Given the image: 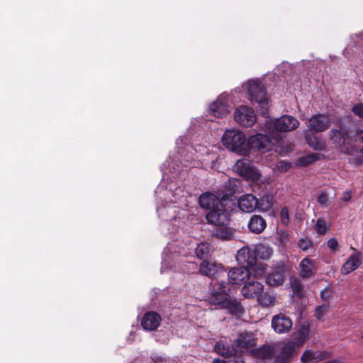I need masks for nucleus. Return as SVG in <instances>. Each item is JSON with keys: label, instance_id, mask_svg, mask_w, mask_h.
<instances>
[{"label": "nucleus", "instance_id": "1", "mask_svg": "<svg viewBox=\"0 0 363 363\" xmlns=\"http://www.w3.org/2000/svg\"><path fill=\"white\" fill-rule=\"evenodd\" d=\"M229 290L228 284L224 281L213 284L209 302L233 315L240 316L243 313L244 308L239 301L228 294Z\"/></svg>", "mask_w": 363, "mask_h": 363}, {"label": "nucleus", "instance_id": "2", "mask_svg": "<svg viewBox=\"0 0 363 363\" xmlns=\"http://www.w3.org/2000/svg\"><path fill=\"white\" fill-rule=\"evenodd\" d=\"M223 145L228 150L240 155L247 154L246 136L238 129L226 130L222 137Z\"/></svg>", "mask_w": 363, "mask_h": 363}, {"label": "nucleus", "instance_id": "3", "mask_svg": "<svg viewBox=\"0 0 363 363\" xmlns=\"http://www.w3.org/2000/svg\"><path fill=\"white\" fill-rule=\"evenodd\" d=\"M242 90L248 95L249 100L252 104L257 103L264 113L268 108V99L266 96L265 89L259 81L249 80L242 85Z\"/></svg>", "mask_w": 363, "mask_h": 363}, {"label": "nucleus", "instance_id": "4", "mask_svg": "<svg viewBox=\"0 0 363 363\" xmlns=\"http://www.w3.org/2000/svg\"><path fill=\"white\" fill-rule=\"evenodd\" d=\"M298 125V121L289 115L282 116L274 121L269 120L267 123V128L270 133L274 131L289 132L297 128Z\"/></svg>", "mask_w": 363, "mask_h": 363}, {"label": "nucleus", "instance_id": "5", "mask_svg": "<svg viewBox=\"0 0 363 363\" xmlns=\"http://www.w3.org/2000/svg\"><path fill=\"white\" fill-rule=\"evenodd\" d=\"M233 168L235 172L248 181L257 182L260 179V173L252 166L248 159L238 160Z\"/></svg>", "mask_w": 363, "mask_h": 363}, {"label": "nucleus", "instance_id": "6", "mask_svg": "<svg viewBox=\"0 0 363 363\" xmlns=\"http://www.w3.org/2000/svg\"><path fill=\"white\" fill-rule=\"evenodd\" d=\"M208 223L215 225L225 226L230 220V213L221 203L211 209L206 215Z\"/></svg>", "mask_w": 363, "mask_h": 363}, {"label": "nucleus", "instance_id": "7", "mask_svg": "<svg viewBox=\"0 0 363 363\" xmlns=\"http://www.w3.org/2000/svg\"><path fill=\"white\" fill-rule=\"evenodd\" d=\"M235 121L240 125L252 127L257 121L254 110L247 106L238 107L234 113Z\"/></svg>", "mask_w": 363, "mask_h": 363}, {"label": "nucleus", "instance_id": "8", "mask_svg": "<svg viewBox=\"0 0 363 363\" xmlns=\"http://www.w3.org/2000/svg\"><path fill=\"white\" fill-rule=\"evenodd\" d=\"M272 142L268 136L263 134L252 135L247 140V152L249 150H257L266 152L272 149Z\"/></svg>", "mask_w": 363, "mask_h": 363}, {"label": "nucleus", "instance_id": "9", "mask_svg": "<svg viewBox=\"0 0 363 363\" xmlns=\"http://www.w3.org/2000/svg\"><path fill=\"white\" fill-rule=\"evenodd\" d=\"M286 279V269L283 262L274 264L273 268L266 277V284L271 286H281Z\"/></svg>", "mask_w": 363, "mask_h": 363}, {"label": "nucleus", "instance_id": "10", "mask_svg": "<svg viewBox=\"0 0 363 363\" xmlns=\"http://www.w3.org/2000/svg\"><path fill=\"white\" fill-rule=\"evenodd\" d=\"M212 116L218 118H223L230 113V107L228 106L225 95L219 96L209 107Z\"/></svg>", "mask_w": 363, "mask_h": 363}, {"label": "nucleus", "instance_id": "11", "mask_svg": "<svg viewBox=\"0 0 363 363\" xmlns=\"http://www.w3.org/2000/svg\"><path fill=\"white\" fill-rule=\"evenodd\" d=\"M271 325L277 333L284 334L291 330L293 323L289 316L283 313H279L272 317Z\"/></svg>", "mask_w": 363, "mask_h": 363}, {"label": "nucleus", "instance_id": "12", "mask_svg": "<svg viewBox=\"0 0 363 363\" xmlns=\"http://www.w3.org/2000/svg\"><path fill=\"white\" fill-rule=\"evenodd\" d=\"M330 125V121L329 118L324 114L313 116L308 121L310 130L316 133L326 130L329 128Z\"/></svg>", "mask_w": 363, "mask_h": 363}, {"label": "nucleus", "instance_id": "13", "mask_svg": "<svg viewBox=\"0 0 363 363\" xmlns=\"http://www.w3.org/2000/svg\"><path fill=\"white\" fill-rule=\"evenodd\" d=\"M237 262L242 265L249 267L254 266L257 262L256 252L255 249H250L248 246H245L240 249L236 255Z\"/></svg>", "mask_w": 363, "mask_h": 363}, {"label": "nucleus", "instance_id": "14", "mask_svg": "<svg viewBox=\"0 0 363 363\" xmlns=\"http://www.w3.org/2000/svg\"><path fill=\"white\" fill-rule=\"evenodd\" d=\"M229 283L231 284H240L246 279H249L250 273L245 267H233L227 274Z\"/></svg>", "mask_w": 363, "mask_h": 363}, {"label": "nucleus", "instance_id": "15", "mask_svg": "<svg viewBox=\"0 0 363 363\" xmlns=\"http://www.w3.org/2000/svg\"><path fill=\"white\" fill-rule=\"evenodd\" d=\"M264 286L257 281L246 282L241 289L242 295L247 298H257L263 293Z\"/></svg>", "mask_w": 363, "mask_h": 363}, {"label": "nucleus", "instance_id": "16", "mask_svg": "<svg viewBox=\"0 0 363 363\" xmlns=\"http://www.w3.org/2000/svg\"><path fill=\"white\" fill-rule=\"evenodd\" d=\"M199 272L202 275L207 277H214L216 275L218 277L223 275L225 277V272L221 266L218 265L215 262L208 260H203L201 263Z\"/></svg>", "mask_w": 363, "mask_h": 363}, {"label": "nucleus", "instance_id": "17", "mask_svg": "<svg viewBox=\"0 0 363 363\" xmlns=\"http://www.w3.org/2000/svg\"><path fill=\"white\" fill-rule=\"evenodd\" d=\"M255 345V340L250 333H243L234 340L233 347L235 353L244 352L251 350Z\"/></svg>", "mask_w": 363, "mask_h": 363}, {"label": "nucleus", "instance_id": "18", "mask_svg": "<svg viewBox=\"0 0 363 363\" xmlns=\"http://www.w3.org/2000/svg\"><path fill=\"white\" fill-rule=\"evenodd\" d=\"M330 355L327 351L319 350H306L301 356V361L302 363H318Z\"/></svg>", "mask_w": 363, "mask_h": 363}, {"label": "nucleus", "instance_id": "19", "mask_svg": "<svg viewBox=\"0 0 363 363\" xmlns=\"http://www.w3.org/2000/svg\"><path fill=\"white\" fill-rule=\"evenodd\" d=\"M258 199L252 194H248L243 195L238 200V206L240 209L245 213L253 212L258 209Z\"/></svg>", "mask_w": 363, "mask_h": 363}, {"label": "nucleus", "instance_id": "20", "mask_svg": "<svg viewBox=\"0 0 363 363\" xmlns=\"http://www.w3.org/2000/svg\"><path fill=\"white\" fill-rule=\"evenodd\" d=\"M161 317L156 312H147L142 318L143 328L148 331L156 330L160 325Z\"/></svg>", "mask_w": 363, "mask_h": 363}, {"label": "nucleus", "instance_id": "21", "mask_svg": "<svg viewBox=\"0 0 363 363\" xmlns=\"http://www.w3.org/2000/svg\"><path fill=\"white\" fill-rule=\"evenodd\" d=\"M349 131L341 127L340 130L332 129L330 132V139L336 147H342L346 141V138L350 137Z\"/></svg>", "mask_w": 363, "mask_h": 363}, {"label": "nucleus", "instance_id": "22", "mask_svg": "<svg viewBox=\"0 0 363 363\" xmlns=\"http://www.w3.org/2000/svg\"><path fill=\"white\" fill-rule=\"evenodd\" d=\"M362 264L361 253L352 254L342 267L340 271L342 274H348L357 269Z\"/></svg>", "mask_w": 363, "mask_h": 363}, {"label": "nucleus", "instance_id": "23", "mask_svg": "<svg viewBox=\"0 0 363 363\" xmlns=\"http://www.w3.org/2000/svg\"><path fill=\"white\" fill-rule=\"evenodd\" d=\"M249 230L255 234L261 233L267 227L265 220L259 215H253L248 222Z\"/></svg>", "mask_w": 363, "mask_h": 363}, {"label": "nucleus", "instance_id": "24", "mask_svg": "<svg viewBox=\"0 0 363 363\" xmlns=\"http://www.w3.org/2000/svg\"><path fill=\"white\" fill-rule=\"evenodd\" d=\"M199 202L200 206L206 209H212L221 203L219 201L218 198L211 193H203L202 194L199 199Z\"/></svg>", "mask_w": 363, "mask_h": 363}, {"label": "nucleus", "instance_id": "25", "mask_svg": "<svg viewBox=\"0 0 363 363\" xmlns=\"http://www.w3.org/2000/svg\"><path fill=\"white\" fill-rule=\"evenodd\" d=\"M295 345L294 342H290L284 345L276 358V363H287L295 352Z\"/></svg>", "mask_w": 363, "mask_h": 363}, {"label": "nucleus", "instance_id": "26", "mask_svg": "<svg viewBox=\"0 0 363 363\" xmlns=\"http://www.w3.org/2000/svg\"><path fill=\"white\" fill-rule=\"evenodd\" d=\"M274 347L272 346L265 345L253 351V354L258 359L267 361L272 359L274 356Z\"/></svg>", "mask_w": 363, "mask_h": 363}, {"label": "nucleus", "instance_id": "27", "mask_svg": "<svg viewBox=\"0 0 363 363\" xmlns=\"http://www.w3.org/2000/svg\"><path fill=\"white\" fill-rule=\"evenodd\" d=\"M255 251L256 252V258H259L264 260L269 259L274 253L272 247L264 244H259L256 245Z\"/></svg>", "mask_w": 363, "mask_h": 363}, {"label": "nucleus", "instance_id": "28", "mask_svg": "<svg viewBox=\"0 0 363 363\" xmlns=\"http://www.w3.org/2000/svg\"><path fill=\"white\" fill-rule=\"evenodd\" d=\"M214 350L218 354L223 357H230L236 354L234 347L233 346L232 348L230 347L223 340L216 342Z\"/></svg>", "mask_w": 363, "mask_h": 363}, {"label": "nucleus", "instance_id": "29", "mask_svg": "<svg viewBox=\"0 0 363 363\" xmlns=\"http://www.w3.org/2000/svg\"><path fill=\"white\" fill-rule=\"evenodd\" d=\"M308 335L309 324L308 323H304L298 329L294 342L297 345V346H301L307 340Z\"/></svg>", "mask_w": 363, "mask_h": 363}, {"label": "nucleus", "instance_id": "30", "mask_svg": "<svg viewBox=\"0 0 363 363\" xmlns=\"http://www.w3.org/2000/svg\"><path fill=\"white\" fill-rule=\"evenodd\" d=\"M300 275L302 277H310L314 271L313 264L308 258H304L299 264Z\"/></svg>", "mask_w": 363, "mask_h": 363}, {"label": "nucleus", "instance_id": "31", "mask_svg": "<svg viewBox=\"0 0 363 363\" xmlns=\"http://www.w3.org/2000/svg\"><path fill=\"white\" fill-rule=\"evenodd\" d=\"M211 247L208 243L201 242L195 249V254L196 257L201 259L206 260L210 256Z\"/></svg>", "mask_w": 363, "mask_h": 363}, {"label": "nucleus", "instance_id": "32", "mask_svg": "<svg viewBox=\"0 0 363 363\" xmlns=\"http://www.w3.org/2000/svg\"><path fill=\"white\" fill-rule=\"evenodd\" d=\"M258 210L262 212H267L273 206V197L270 195L264 196L258 200Z\"/></svg>", "mask_w": 363, "mask_h": 363}, {"label": "nucleus", "instance_id": "33", "mask_svg": "<svg viewBox=\"0 0 363 363\" xmlns=\"http://www.w3.org/2000/svg\"><path fill=\"white\" fill-rule=\"evenodd\" d=\"M306 141L311 147L316 150H323L326 147L325 142L316 136H307Z\"/></svg>", "mask_w": 363, "mask_h": 363}, {"label": "nucleus", "instance_id": "34", "mask_svg": "<svg viewBox=\"0 0 363 363\" xmlns=\"http://www.w3.org/2000/svg\"><path fill=\"white\" fill-rule=\"evenodd\" d=\"M257 299L263 307L272 306L275 303V296L269 293L262 294Z\"/></svg>", "mask_w": 363, "mask_h": 363}, {"label": "nucleus", "instance_id": "35", "mask_svg": "<svg viewBox=\"0 0 363 363\" xmlns=\"http://www.w3.org/2000/svg\"><path fill=\"white\" fill-rule=\"evenodd\" d=\"M319 158H320V155L318 154H316V153L309 154V155H307L306 156L298 158V165L302 166V167L307 166V165H309V164L313 163L314 162L318 160Z\"/></svg>", "mask_w": 363, "mask_h": 363}, {"label": "nucleus", "instance_id": "36", "mask_svg": "<svg viewBox=\"0 0 363 363\" xmlns=\"http://www.w3.org/2000/svg\"><path fill=\"white\" fill-rule=\"evenodd\" d=\"M315 230L319 235H324L330 230V225L323 218H318L315 224Z\"/></svg>", "mask_w": 363, "mask_h": 363}, {"label": "nucleus", "instance_id": "37", "mask_svg": "<svg viewBox=\"0 0 363 363\" xmlns=\"http://www.w3.org/2000/svg\"><path fill=\"white\" fill-rule=\"evenodd\" d=\"M217 236L223 240H229L233 239V233L229 228H220L217 231Z\"/></svg>", "mask_w": 363, "mask_h": 363}, {"label": "nucleus", "instance_id": "38", "mask_svg": "<svg viewBox=\"0 0 363 363\" xmlns=\"http://www.w3.org/2000/svg\"><path fill=\"white\" fill-rule=\"evenodd\" d=\"M281 222L284 225H288L290 223L289 212L286 207H284L280 212Z\"/></svg>", "mask_w": 363, "mask_h": 363}, {"label": "nucleus", "instance_id": "39", "mask_svg": "<svg viewBox=\"0 0 363 363\" xmlns=\"http://www.w3.org/2000/svg\"><path fill=\"white\" fill-rule=\"evenodd\" d=\"M317 201L323 206H328L330 204V201L328 198L327 192L322 191L318 196H317Z\"/></svg>", "mask_w": 363, "mask_h": 363}, {"label": "nucleus", "instance_id": "40", "mask_svg": "<svg viewBox=\"0 0 363 363\" xmlns=\"http://www.w3.org/2000/svg\"><path fill=\"white\" fill-rule=\"evenodd\" d=\"M328 308V306L327 304H323L317 306L315 311V316L316 318L320 320L323 317Z\"/></svg>", "mask_w": 363, "mask_h": 363}, {"label": "nucleus", "instance_id": "41", "mask_svg": "<svg viewBox=\"0 0 363 363\" xmlns=\"http://www.w3.org/2000/svg\"><path fill=\"white\" fill-rule=\"evenodd\" d=\"M277 167L281 172H287L291 167V164L287 161H280L277 162Z\"/></svg>", "mask_w": 363, "mask_h": 363}, {"label": "nucleus", "instance_id": "42", "mask_svg": "<svg viewBox=\"0 0 363 363\" xmlns=\"http://www.w3.org/2000/svg\"><path fill=\"white\" fill-rule=\"evenodd\" d=\"M298 247L302 250H307L311 247V241L307 238H301L298 241Z\"/></svg>", "mask_w": 363, "mask_h": 363}, {"label": "nucleus", "instance_id": "43", "mask_svg": "<svg viewBox=\"0 0 363 363\" xmlns=\"http://www.w3.org/2000/svg\"><path fill=\"white\" fill-rule=\"evenodd\" d=\"M352 112L359 118L363 119V104H358L352 108Z\"/></svg>", "mask_w": 363, "mask_h": 363}, {"label": "nucleus", "instance_id": "44", "mask_svg": "<svg viewBox=\"0 0 363 363\" xmlns=\"http://www.w3.org/2000/svg\"><path fill=\"white\" fill-rule=\"evenodd\" d=\"M328 247L333 250H337L339 249V243L336 238H330L328 240L327 242Z\"/></svg>", "mask_w": 363, "mask_h": 363}, {"label": "nucleus", "instance_id": "45", "mask_svg": "<svg viewBox=\"0 0 363 363\" xmlns=\"http://www.w3.org/2000/svg\"><path fill=\"white\" fill-rule=\"evenodd\" d=\"M291 286L294 289V293L301 296V286L297 280H294L291 281Z\"/></svg>", "mask_w": 363, "mask_h": 363}, {"label": "nucleus", "instance_id": "46", "mask_svg": "<svg viewBox=\"0 0 363 363\" xmlns=\"http://www.w3.org/2000/svg\"><path fill=\"white\" fill-rule=\"evenodd\" d=\"M331 295V291L329 289H325L320 293V296L323 300H328Z\"/></svg>", "mask_w": 363, "mask_h": 363}, {"label": "nucleus", "instance_id": "47", "mask_svg": "<svg viewBox=\"0 0 363 363\" xmlns=\"http://www.w3.org/2000/svg\"><path fill=\"white\" fill-rule=\"evenodd\" d=\"M354 137H355L356 141H360L363 143V130H357L356 135H354Z\"/></svg>", "mask_w": 363, "mask_h": 363}, {"label": "nucleus", "instance_id": "48", "mask_svg": "<svg viewBox=\"0 0 363 363\" xmlns=\"http://www.w3.org/2000/svg\"><path fill=\"white\" fill-rule=\"evenodd\" d=\"M165 268H172V266L169 267V263L167 262V259L166 258H163L162 265L161 267V272H164L165 271Z\"/></svg>", "mask_w": 363, "mask_h": 363}, {"label": "nucleus", "instance_id": "49", "mask_svg": "<svg viewBox=\"0 0 363 363\" xmlns=\"http://www.w3.org/2000/svg\"><path fill=\"white\" fill-rule=\"evenodd\" d=\"M351 199V193L350 191H345L342 197V200L344 201H348Z\"/></svg>", "mask_w": 363, "mask_h": 363}, {"label": "nucleus", "instance_id": "50", "mask_svg": "<svg viewBox=\"0 0 363 363\" xmlns=\"http://www.w3.org/2000/svg\"><path fill=\"white\" fill-rule=\"evenodd\" d=\"M157 211L159 216H160V217L163 216L164 208H163L162 207H157Z\"/></svg>", "mask_w": 363, "mask_h": 363}, {"label": "nucleus", "instance_id": "51", "mask_svg": "<svg viewBox=\"0 0 363 363\" xmlns=\"http://www.w3.org/2000/svg\"><path fill=\"white\" fill-rule=\"evenodd\" d=\"M257 267H259V269H261L262 271L264 272L266 269L267 265L264 264H259V265H257Z\"/></svg>", "mask_w": 363, "mask_h": 363}, {"label": "nucleus", "instance_id": "52", "mask_svg": "<svg viewBox=\"0 0 363 363\" xmlns=\"http://www.w3.org/2000/svg\"><path fill=\"white\" fill-rule=\"evenodd\" d=\"M184 139H185V138H183V137L179 138L177 140V142H176L177 145L179 147V145H180V143H182V142H183V140H184Z\"/></svg>", "mask_w": 363, "mask_h": 363}, {"label": "nucleus", "instance_id": "53", "mask_svg": "<svg viewBox=\"0 0 363 363\" xmlns=\"http://www.w3.org/2000/svg\"><path fill=\"white\" fill-rule=\"evenodd\" d=\"M213 363H226L225 361L216 359L213 361Z\"/></svg>", "mask_w": 363, "mask_h": 363}, {"label": "nucleus", "instance_id": "54", "mask_svg": "<svg viewBox=\"0 0 363 363\" xmlns=\"http://www.w3.org/2000/svg\"><path fill=\"white\" fill-rule=\"evenodd\" d=\"M360 152L363 155V147L360 150Z\"/></svg>", "mask_w": 363, "mask_h": 363}, {"label": "nucleus", "instance_id": "55", "mask_svg": "<svg viewBox=\"0 0 363 363\" xmlns=\"http://www.w3.org/2000/svg\"><path fill=\"white\" fill-rule=\"evenodd\" d=\"M166 194H167V195H169V194H170V192H169V191H166Z\"/></svg>", "mask_w": 363, "mask_h": 363}, {"label": "nucleus", "instance_id": "56", "mask_svg": "<svg viewBox=\"0 0 363 363\" xmlns=\"http://www.w3.org/2000/svg\"><path fill=\"white\" fill-rule=\"evenodd\" d=\"M362 337L363 338V333H362Z\"/></svg>", "mask_w": 363, "mask_h": 363}]
</instances>
